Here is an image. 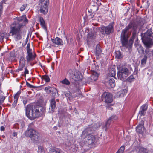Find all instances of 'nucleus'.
<instances>
[{"label": "nucleus", "instance_id": "28", "mask_svg": "<svg viewBox=\"0 0 153 153\" xmlns=\"http://www.w3.org/2000/svg\"><path fill=\"white\" fill-rule=\"evenodd\" d=\"M49 153H62L59 149H53L50 151Z\"/></svg>", "mask_w": 153, "mask_h": 153}, {"label": "nucleus", "instance_id": "24", "mask_svg": "<svg viewBox=\"0 0 153 153\" xmlns=\"http://www.w3.org/2000/svg\"><path fill=\"white\" fill-rule=\"evenodd\" d=\"M109 84L111 88H113L115 86V81L113 79H111L109 81Z\"/></svg>", "mask_w": 153, "mask_h": 153}, {"label": "nucleus", "instance_id": "22", "mask_svg": "<svg viewBox=\"0 0 153 153\" xmlns=\"http://www.w3.org/2000/svg\"><path fill=\"white\" fill-rule=\"evenodd\" d=\"M39 22L42 27L44 28H45V22L42 17H40L39 18Z\"/></svg>", "mask_w": 153, "mask_h": 153}, {"label": "nucleus", "instance_id": "21", "mask_svg": "<svg viewBox=\"0 0 153 153\" xmlns=\"http://www.w3.org/2000/svg\"><path fill=\"white\" fill-rule=\"evenodd\" d=\"M99 74L96 72H94L91 76V82L96 81L98 77Z\"/></svg>", "mask_w": 153, "mask_h": 153}, {"label": "nucleus", "instance_id": "51", "mask_svg": "<svg viewBox=\"0 0 153 153\" xmlns=\"http://www.w3.org/2000/svg\"><path fill=\"white\" fill-rule=\"evenodd\" d=\"M69 108L70 110H71L72 109V107L71 106H69Z\"/></svg>", "mask_w": 153, "mask_h": 153}, {"label": "nucleus", "instance_id": "44", "mask_svg": "<svg viewBox=\"0 0 153 153\" xmlns=\"http://www.w3.org/2000/svg\"><path fill=\"white\" fill-rule=\"evenodd\" d=\"M93 38V36L91 35L90 33L88 34V40H90V39Z\"/></svg>", "mask_w": 153, "mask_h": 153}, {"label": "nucleus", "instance_id": "16", "mask_svg": "<svg viewBox=\"0 0 153 153\" xmlns=\"http://www.w3.org/2000/svg\"><path fill=\"white\" fill-rule=\"evenodd\" d=\"M16 19L19 23L23 22L24 23H26L27 22L28 20L25 15L22 16L20 17L16 18Z\"/></svg>", "mask_w": 153, "mask_h": 153}, {"label": "nucleus", "instance_id": "53", "mask_svg": "<svg viewBox=\"0 0 153 153\" xmlns=\"http://www.w3.org/2000/svg\"><path fill=\"white\" fill-rule=\"evenodd\" d=\"M84 131L82 132V134H84Z\"/></svg>", "mask_w": 153, "mask_h": 153}, {"label": "nucleus", "instance_id": "4", "mask_svg": "<svg viewBox=\"0 0 153 153\" xmlns=\"http://www.w3.org/2000/svg\"><path fill=\"white\" fill-rule=\"evenodd\" d=\"M143 38L146 39L144 42L146 48L149 49L153 45V33L152 31L148 30L144 33Z\"/></svg>", "mask_w": 153, "mask_h": 153}, {"label": "nucleus", "instance_id": "11", "mask_svg": "<svg viewBox=\"0 0 153 153\" xmlns=\"http://www.w3.org/2000/svg\"><path fill=\"white\" fill-rule=\"evenodd\" d=\"M50 107L49 108V112L53 113L54 111L56 104L55 100L54 98L51 99L50 101Z\"/></svg>", "mask_w": 153, "mask_h": 153}, {"label": "nucleus", "instance_id": "41", "mask_svg": "<svg viewBox=\"0 0 153 153\" xmlns=\"http://www.w3.org/2000/svg\"><path fill=\"white\" fill-rule=\"evenodd\" d=\"M27 54L32 53V50L30 48L27 49Z\"/></svg>", "mask_w": 153, "mask_h": 153}, {"label": "nucleus", "instance_id": "46", "mask_svg": "<svg viewBox=\"0 0 153 153\" xmlns=\"http://www.w3.org/2000/svg\"><path fill=\"white\" fill-rule=\"evenodd\" d=\"M5 129V128L4 126H2L0 127V130L1 131H4Z\"/></svg>", "mask_w": 153, "mask_h": 153}, {"label": "nucleus", "instance_id": "8", "mask_svg": "<svg viewBox=\"0 0 153 153\" xmlns=\"http://www.w3.org/2000/svg\"><path fill=\"white\" fill-rule=\"evenodd\" d=\"M113 23H110L108 26H102L100 29L102 34H109L113 31Z\"/></svg>", "mask_w": 153, "mask_h": 153}, {"label": "nucleus", "instance_id": "42", "mask_svg": "<svg viewBox=\"0 0 153 153\" xmlns=\"http://www.w3.org/2000/svg\"><path fill=\"white\" fill-rule=\"evenodd\" d=\"M29 74V71L28 69L26 68L25 69V71L24 72V74L25 75L26 74Z\"/></svg>", "mask_w": 153, "mask_h": 153}, {"label": "nucleus", "instance_id": "34", "mask_svg": "<svg viewBox=\"0 0 153 153\" xmlns=\"http://www.w3.org/2000/svg\"><path fill=\"white\" fill-rule=\"evenodd\" d=\"M134 79V76L132 75H131L127 78V81L128 82H131L133 81Z\"/></svg>", "mask_w": 153, "mask_h": 153}, {"label": "nucleus", "instance_id": "18", "mask_svg": "<svg viewBox=\"0 0 153 153\" xmlns=\"http://www.w3.org/2000/svg\"><path fill=\"white\" fill-rule=\"evenodd\" d=\"M20 93V91H18L14 96L15 100L14 101V102L12 104V107H14L16 106L18 98L19 97Z\"/></svg>", "mask_w": 153, "mask_h": 153}, {"label": "nucleus", "instance_id": "1", "mask_svg": "<svg viewBox=\"0 0 153 153\" xmlns=\"http://www.w3.org/2000/svg\"><path fill=\"white\" fill-rule=\"evenodd\" d=\"M26 114L29 119L32 120L39 117L40 112L37 109L36 105H28L26 108Z\"/></svg>", "mask_w": 153, "mask_h": 153}, {"label": "nucleus", "instance_id": "26", "mask_svg": "<svg viewBox=\"0 0 153 153\" xmlns=\"http://www.w3.org/2000/svg\"><path fill=\"white\" fill-rule=\"evenodd\" d=\"M36 106L37 108V109H38L39 111H40V114H41V112L42 113H43L45 111V109L44 107L41 106H38L36 105Z\"/></svg>", "mask_w": 153, "mask_h": 153}, {"label": "nucleus", "instance_id": "32", "mask_svg": "<svg viewBox=\"0 0 153 153\" xmlns=\"http://www.w3.org/2000/svg\"><path fill=\"white\" fill-rule=\"evenodd\" d=\"M52 88L50 86L46 87L44 88L45 90L48 94L50 93L51 91Z\"/></svg>", "mask_w": 153, "mask_h": 153}, {"label": "nucleus", "instance_id": "13", "mask_svg": "<svg viewBox=\"0 0 153 153\" xmlns=\"http://www.w3.org/2000/svg\"><path fill=\"white\" fill-rule=\"evenodd\" d=\"M144 129L143 126V121L141 124L138 125L136 128V131L140 134H142L143 133Z\"/></svg>", "mask_w": 153, "mask_h": 153}, {"label": "nucleus", "instance_id": "12", "mask_svg": "<svg viewBox=\"0 0 153 153\" xmlns=\"http://www.w3.org/2000/svg\"><path fill=\"white\" fill-rule=\"evenodd\" d=\"M51 41L53 44L57 45H63L62 40L59 37H56L54 39H52Z\"/></svg>", "mask_w": 153, "mask_h": 153}, {"label": "nucleus", "instance_id": "36", "mask_svg": "<svg viewBox=\"0 0 153 153\" xmlns=\"http://www.w3.org/2000/svg\"><path fill=\"white\" fill-rule=\"evenodd\" d=\"M27 7L26 4H24L22 5L20 8V10L21 11H24Z\"/></svg>", "mask_w": 153, "mask_h": 153}, {"label": "nucleus", "instance_id": "31", "mask_svg": "<svg viewBox=\"0 0 153 153\" xmlns=\"http://www.w3.org/2000/svg\"><path fill=\"white\" fill-rule=\"evenodd\" d=\"M20 64L23 65V66H25V58L23 57H21L20 58Z\"/></svg>", "mask_w": 153, "mask_h": 153}, {"label": "nucleus", "instance_id": "25", "mask_svg": "<svg viewBox=\"0 0 153 153\" xmlns=\"http://www.w3.org/2000/svg\"><path fill=\"white\" fill-rule=\"evenodd\" d=\"M115 57L118 59H120L122 57V55L121 54V52L119 51H116L115 52Z\"/></svg>", "mask_w": 153, "mask_h": 153}, {"label": "nucleus", "instance_id": "49", "mask_svg": "<svg viewBox=\"0 0 153 153\" xmlns=\"http://www.w3.org/2000/svg\"><path fill=\"white\" fill-rule=\"evenodd\" d=\"M21 124L22 126V127L23 128L24 126L25 123L23 122H22Z\"/></svg>", "mask_w": 153, "mask_h": 153}, {"label": "nucleus", "instance_id": "27", "mask_svg": "<svg viewBox=\"0 0 153 153\" xmlns=\"http://www.w3.org/2000/svg\"><path fill=\"white\" fill-rule=\"evenodd\" d=\"M42 79L45 80L46 82H49L50 81L49 77L47 75H44L42 77Z\"/></svg>", "mask_w": 153, "mask_h": 153}, {"label": "nucleus", "instance_id": "37", "mask_svg": "<svg viewBox=\"0 0 153 153\" xmlns=\"http://www.w3.org/2000/svg\"><path fill=\"white\" fill-rule=\"evenodd\" d=\"M140 151L142 152L143 153H146L147 152V149L146 148L141 147L140 148Z\"/></svg>", "mask_w": 153, "mask_h": 153}, {"label": "nucleus", "instance_id": "39", "mask_svg": "<svg viewBox=\"0 0 153 153\" xmlns=\"http://www.w3.org/2000/svg\"><path fill=\"white\" fill-rule=\"evenodd\" d=\"M24 66H23V65H21V66L19 67V68L18 69V70H17L18 71H22L23 70V68Z\"/></svg>", "mask_w": 153, "mask_h": 153}, {"label": "nucleus", "instance_id": "48", "mask_svg": "<svg viewBox=\"0 0 153 153\" xmlns=\"http://www.w3.org/2000/svg\"><path fill=\"white\" fill-rule=\"evenodd\" d=\"M27 102V101L26 99H25L23 100V102L25 105L26 104Z\"/></svg>", "mask_w": 153, "mask_h": 153}, {"label": "nucleus", "instance_id": "5", "mask_svg": "<svg viewBox=\"0 0 153 153\" xmlns=\"http://www.w3.org/2000/svg\"><path fill=\"white\" fill-rule=\"evenodd\" d=\"M48 0H39L38 6L39 12L43 14H46L48 12Z\"/></svg>", "mask_w": 153, "mask_h": 153}, {"label": "nucleus", "instance_id": "15", "mask_svg": "<svg viewBox=\"0 0 153 153\" xmlns=\"http://www.w3.org/2000/svg\"><path fill=\"white\" fill-rule=\"evenodd\" d=\"M36 55L35 53L28 54L26 56V59L27 62L33 60L35 58Z\"/></svg>", "mask_w": 153, "mask_h": 153}, {"label": "nucleus", "instance_id": "47", "mask_svg": "<svg viewBox=\"0 0 153 153\" xmlns=\"http://www.w3.org/2000/svg\"><path fill=\"white\" fill-rule=\"evenodd\" d=\"M30 48V44L29 43H28L26 47V50Z\"/></svg>", "mask_w": 153, "mask_h": 153}, {"label": "nucleus", "instance_id": "54", "mask_svg": "<svg viewBox=\"0 0 153 153\" xmlns=\"http://www.w3.org/2000/svg\"><path fill=\"white\" fill-rule=\"evenodd\" d=\"M75 109H76V108H75L74 110H75Z\"/></svg>", "mask_w": 153, "mask_h": 153}, {"label": "nucleus", "instance_id": "35", "mask_svg": "<svg viewBox=\"0 0 153 153\" xmlns=\"http://www.w3.org/2000/svg\"><path fill=\"white\" fill-rule=\"evenodd\" d=\"M147 57L146 56L144 55V58L141 60V63L143 64H145L146 63Z\"/></svg>", "mask_w": 153, "mask_h": 153}, {"label": "nucleus", "instance_id": "40", "mask_svg": "<svg viewBox=\"0 0 153 153\" xmlns=\"http://www.w3.org/2000/svg\"><path fill=\"white\" fill-rule=\"evenodd\" d=\"M26 85L27 87H29L30 88H34V86H33L32 85L27 82L26 83Z\"/></svg>", "mask_w": 153, "mask_h": 153}, {"label": "nucleus", "instance_id": "17", "mask_svg": "<svg viewBox=\"0 0 153 153\" xmlns=\"http://www.w3.org/2000/svg\"><path fill=\"white\" fill-rule=\"evenodd\" d=\"M145 56L148 58L152 56L153 55V50L148 48H146L145 50Z\"/></svg>", "mask_w": 153, "mask_h": 153}, {"label": "nucleus", "instance_id": "30", "mask_svg": "<svg viewBox=\"0 0 153 153\" xmlns=\"http://www.w3.org/2000/svg\"><path fill=\"white\" fill-rule=\"evenodd\" d=\"M125 149V146H122L116 153H123Z\"/></svg>", "mask_w": 153, "mask_h": 153}, {"label": "nucleus", "instance_id": "3", "mask_svg": "<svg viewBox=\"0 0 153 153\" xmlns=\"http://www.w3.org/2000/svg\"><path fill=\"white\" fill-rule=\"evenodd\" d=\"M23 25L21 23L16 24L15 26H11L10 27V33L16 41L20 40L22 38L21 28V27Z\"/></svg>", "mask_w": 153, "mask_h": 153}, {"label": "nucleus", "instance_id": "38", "mask_svg": "<svg viewBox=\"0 0 153 153\" xmlns=\"http://www.w3.org/2000/svg\"><path fill=\"white\" fill-rule=\"evenodd\" d=\"M69 76L72 79H74L75 78H76L75 75L72 72L69 73Z\"/></svg>", "mask_w": 153, "mask_h": 153}, {"label": "nucleus", "instance_id": "10", "mask_svg": "<svg viewBox=\"0 0 153 153\" xmlns=\"http://www.w3.org/2000/svg\"><path fill=\"white\" fill-rule=\"evenodd\" d=\"M95 139L94 136L91 134H87L86 135L85 138V141L86 143L91 144L94 143Z\"/></svg>", "mask_w": 153, "mask_h": 153}, {"label": "nucleus", "instance_id": "55", "mask_svg": "<svg viewBox=\"0 0 153 153\" xmlns=\"http://www.w3.org/2000/svg\"><path fill=\"white\" fill-rule=\"evenodd\" d=\"M75 109H76V108H75L74 110H75Z\"/></svg>", "mask_w": 153, "mask_h": 153}, {"label": "nucleus", "instance_id": "50", "mask_svg": "<svg viewBox=\"0 0 153 153\" xmlns=\"http://www.w3.org/2000/svg\"><path fill=\"white\" fill-rule=\"evenodd\" d=\"M81 95V94H80V93H79V94L78 93V94H76V96H77V97H80V96Z\"/></svg>", "mask_w": 153, "mask_h": 153}, {"label": "nucleus", "instance_id": "19", "mask_svg": "<svg viewBox=\"0 0 153 153\" xmlns=\"http://www.w3.org/2000/svg\"><path fill=\"white\" fill-rule=\"evenodd\" d=\"M147 109V106L146 104L143 105L140 108L139 114L142 116L144 114L145 112Z\"/></svg>", "mask_w": 153, "mask_h": 153}, {"label": "nucleus", "instance_id": "6", "mask_svg": "<svg viewBox=\"0 0 153 153\" xmlns=\"http://www.w3.org/2000/svg\"><path fill=\"white\" fill-rule=\"evenodd\" d=\"M129 75V71L125 67L120 68L117 73L118 79L122 81H123Z\"/></svg>", "mask_w": 153, "mask_h": 153}, {"label": "nucleus", "instance_id": "43", "mask_svg": "<svg viewBox=\"0 0 153 153\" xmlns=\"http://www.w3.org/2000/svg\"><path fill=\"white\" fill-rule=\"evenodd\" d=\"M2 12V5L1 4H0V17L1 16Z\"/></svg>", "mask_w": 153, "mask_h": 153}, {"label": "nucleus", "instance_id": "7", "mask_svg": "<svg viewBox=\"0 0 153 153\" xmlns=\"http://www.w3.org/2000/svg\"><path fill=\"white\" fill-rule=\"evenodd\" d=\"M25 136L29 137L33 141H35L39 140V134L35 130L30 128L27 130L25 132Z\"/></svg>", "mask_w": 153, "mask_h": 153}, {"label": "nucleus", "instance_id": "20", "mask_svg": "<svg viewBox=\"0 0 153 153\" xmlns=\"http://www.w3.org/2000/svg\"><path fill=\"white\" fill-rule=\"evenodd\" d=\"M127 92V90L126 89H124L117 92V95L119 97H122L125 95Z\"/></svg>", "mask_w": 153, "mask_h": 153}, {"label": "nucleus", "instance_id": "45", "mask_svg": "<svg viewBox=\"0 0 153 153\" xmlns=\"http://www.w3.org/2000/svg\"><path fill=\"white\" fill-rule=\"evenodd\" d=\"M13 136L14 137H16L17 135V133L16 132H14L13 133Z\"/></svg>", "mask_w": 153, "mask_h": 153}, {"label": "nucleus", "instance_id": "14", "mask_svg": "<svg viewBox=\"0 0 153 153\" xmlns=\"http://www.w3.org/2000/svg\"><path fill=\"white\" fill-rule=\"evenodd\" d=\"M117 117L115 115H113L111 116V117H110L109 119L107 121L106 123V128H107L109 126L111 122L113 121V120H116L117 119Z\"/></svg>", "mask_w": 153, "mask_h": 153}, {"label": "nucleus", "instance_id": "23", "mask_svg": "<svg viewBox=\"0 0 153 153\" xmlns=\"http://www.w3.org/2000/svg\"><path fill=\"white\" fill-rule=\"evenodd\" d=\"M60 82L62 84L66 85H68L70 84V82L66 78H65L63 80L60 81Z\"/></svg>", "mask_w": 153, "mask_h": 153}, {"label": "nucleus", "instance_id": "9", "mask_svg": "<svg viewBox=\"0 0 153 153\" xmlns=\"http://www.w3.org/2000/svg\"><path fill=\"white\" fill-rule=\"evenodd\" d=\"M102 97L103 100L107 103H111L113 101L112 95L109 92H104L102 94Z\"/></svg>", "mask_w": 153, "mask_h": 153}, {"label": "nucleus", "instance_id": "29", "mask_svg": "<svg viewBox=\"0 0 153 153\" xmlns=\"http://www.w3.org/2000/svg\"><path fill=\"white\" fill-rule=\"evenodd\" d=\"M38 153H45V151L43 147L42 146H39L38 147Z\"/></svg>", "mask_w": 153, "mask_h": 153}, {"label": "nucleus", "instance_id": "33", "mask_svg": "<svg viewBox=\"0 0 153 153\" xmlns=\"http://www.w3.org/2000/svg\"><path fill=\"white\" fill-rule=\"evenodd\" d=\"M102 51L101 49L99 47L96 48V54L97 56H99V55L101 53Z\"/></svg>", "mask_w": 153, "mask_h": 153}, {"label": "nucleus", "instance_id": "2", "mask_svg": "<svg viewBox=\"0 0 153 153\" xmlns=\"http://www.w3.org/2000/svg\"><path fill=\"white\" fill-rule=\"evenodd\" d=\"M134 24L132 23H130L128 26L124 29L122 31L121 35V42L123 46L128 48V46H131L133 43V39H130L128 43V38L126 36V33L128 30L132 27Z\"/></svg>", "mask_w": 153, "mask_h": 153}, {"label": "nucleus", "instance_id": "52", "mask_svg": "<svg viewBox=\"0 0 153 153\" xmlns=\"http://www.w3.org/2000/svg\"><path fill=\"white\" fill-rule=\"evenodd\" d=\"M75 80H77V79H75Z\"/></svg>", "mask_w": 153, "mask_h": 153}]
</instances>
